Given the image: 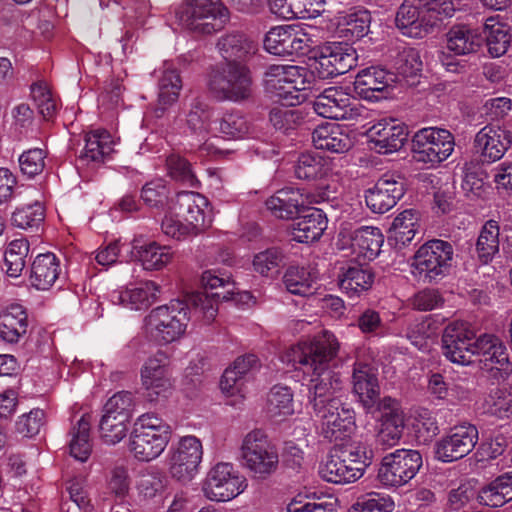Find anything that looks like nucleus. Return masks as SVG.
I'll use <instances>...</instances> for the list:
<instances>
[{
    "label": "nucleus",
    "mask_w": 512,
    "mask_h": 512,
    "mask_svg": "<svg viewBox=\"0 0 512 512\" xmlns=\"http://www.w3.org/2000/svg\"><path fill=\"white\" fill-rule=\"evenodd\" d=\"M341 344L330 331L324 330L311 339L298 342L289 348L283 360L292 363L310 375L308 384V405L312 413H316L332 404L341 401L336 395L342 388L339 373L333 370L336 366Z\"/></svg>",
    "instance_id": "obj_1"
},
{
    "label": "nucleus",
    "mask_w": 512,
    "mask_h": 512,
    "mask_svg": "<svg viewBox=\"0 0 512 512\" xmlns=\"http://www.w3.org/2000/svg\"><path fill=\"white\" fill-rule=\"evenodd\" d=\"M171 433L170 425L155 413L142 414L130 434L129 450L139 461H152L165 450Z\"/></svg>",
    "instance_id": "obj_2"
},
{
    "label": "nucleus",
    "mask_w": 512,
    "mask_h": 512,
    "mask_svg": "<svg viewBox=\"0 0 512 512\" xmlns=\"http://www.w3.org/2000/svg\"><path fill=\"white\" fill-rule=\"evenodd\" d=\"M308 70L304 66H267L264 87L271 97L285 106H296L305 100L301 91L310 85Z\"/></svg>",
    "instance_id": "obj_3"
},
{
    "label": "nucleus",
    "mask_w": 512,
    "mask_h": 512,
    "mask_svg": "<svg viewBox=\"0 0 512 512\" xmlns=\"http://www.w3.org/2000/svg\"><path fill=\"white\" fill-rule=\"evenodd\" d=\"M229 15L221 0H186L176 11L180 24L197 35H210L221 30Z\"/></svg>",
    "instance_id": "obj_4"
},
{
    "label": "nucleus",
    "mask_w": 512,
    "mask_h": 512,
    "mask_svg": "<svg viewBox=\"0 0 512 512\" xmlns=\"http://www.w3.org/2000/svg\"><path fill=\"white\" fill-rule=\"evenodd\" d=\"M188 310L193 313L187 299L185 303L177 300L154 308L145 317L146 334L160 344H168L179 339L187 327Z\"/></svg>",
    "instance_id": "obj_5"
},
{
    "label": "nucleus",
    "mask_w": 512,
    "mask_h": 512,
    "mask_svg": "<svg viewBox=\"0 0 512 512\" xmlns=\"http://www.w3.org/2000/svg\"><path fill=\"white\" fill-rule=\"evenodd\" d=\"M240 459L242 466L259 480L269 478L279 466L278 450L261 430H253L244 437Z\"/></svg>",
    "instance_id": "obj_6"
},
{
    "label": "nucleus",
    "mask_w": 512,
    "mask_h": 512,
    "mask_svg": "<svg viewBox=\"0 0 512 512\" xmlns=\"http://www.w3.org/2000/svg\"><path fill=\"white\" fill-rule=\"evenodd\" d=\"M201 283L206 291L189 294L187 303L194 316L210 323L218 313V302L230 300L236 288L229 277L219 276L213 270L203 272Z\"/></svg>",
    "instance_id": "obj_7"
},
{
    "label": "nucleus",
    "mask_w": 512,
    "mask_h": 512,
    "mask_svg": "<svg viewBox=\"0 0 512 512\" xmlns=\"http://www.w3.org/2000/svg\"><path fill=\"white\" fill-rule=\"evenodd\" d=\"M207 85L215 99L238 102L250 97L252 76L247 66H213Z\"/></svg>",
    "instance_id": "obj_8"
},
{
    "label": "nucleus",
    "mask_w": 512,
    "mask_h": 512,
    "mask_svg": "<svg viewBox=\"0 0 512 512\" xmlns=\"http://www.w3.org/2000/svg\"><path fill=\"white\" fill-rule=\"evenodd\" d=\"M454 146V136L450 131L427 127L414 134L411 150L416 162L436 166L452 154Z\"/></svg>",
    "instance_id": "obj_9"
},
{
    "label": "nucleus",
    "mask_w": 512,
    "mask_h": 512,
    "mask_svg": "<svg viewBox=\"0 0 512 512\" xmlns=\"http://www.w3.org/2000/svg\"><path fill=\"white\" fill-rule=\"evenodd\" d=\"M247 486V479L233 464L219 462L208 471L202 491L211 501L227 502L243 493Z\"/></svg>",
    "instance_id": "obj_10"
},
{
    "label": "nucleus",
    "mask_w": 512,
    "mask_h": 512,
    "mask_svg": "<svg viewBox=\"0 0 512 512\" xmlns=\"http://www.w3.org/2000/svg\"><path fill=\"white\" fill-rule=\"evenodd\" d=\"M422 464L419 451L398 449L382 458L377 478L384 486L400 487L416 476Z\"/></svg>",
    "instance_id": "obj_11"
},
{
    "label": "nucleus",
    "mask_w": 512,
    "mask_h": 512,
    "mask_svg": "<svg viewBox=\"0 0 512 512\" xmlns=\"http://www.w3.org/2000/svg\"><path fill=\"white\" fill-rule=\"evenodd\" d=\"M453 256L454 249L451 243L440 239L430 240L414 255V273L429 281L442 278L449 273Z\"/></svg>",
    "instance_id": "obj_12"
},
{
    "label": "nucleus",
    "mask_w": 512,
    "mask_h": 512,
    "mask_svg": "<svg viewBox=\"0 0 512 512\" xmlns=\"http://www.w3.org/2000/svg\"><path fill=\"white\" fill-rule=\"evenodd\" d=\"M141 385L149 402H158L172 392L169 360L164 351L158 350L148 357L140 370Z\"/></svg>",
    "instance_id": "obj_13"
},
{
    "label": "nucleus",
    "mask_w": 512,
    "mask_h": 512,
    "mask_svg": "<svg viewBox=\"0 0 512 512\" xmlns=\"http://www.w3.org/2000/svg\"><path fill=\"white\" fill-rule=\"evenodd\" d=\"M475 332L467 322L453 321L442 334V353L452 363L469 365L475 356Z\"/></svg>",
    "instance_id": "obj_14"
},
{
    "label": "nucleus",
    "mask_w": 512,
    "mask_h": 512,
    "mask_svg": "<svg viewBox=\"0 0 512 512\" xmlns=\"http://www.w3.org/2000/svg\"><path fill=\"white\" fill-rule=\"evenodd\" d=\"M202 456V443L197 437H182L170 452L169 472L172 478L183 483L191 481L198 472Z\"/></svg>",
    "instance_id": "obj_15"
},
{
    "label": "nucleus",
    "mask_w": 512,
    "mask_h": 512,
    "mask_svg": "<svg viewBox=\"0 0 512 512\" xmlns=\"http://www.w3.org/2000/svg\"><path fill=\"white\" fill-rule=\"evenodd\" d=\"M313 415L320 434L329 441L342 440L355 428V412L342 401H332Z\"/></svg>",
    "instance_id": "obj_16"
},
{
    "label": "nucleus",
    "mask_w": 512,
    "mask_h": 512,
    "mask_svg": "<svg viewBox=\"0 0 512 512\" xmlns=\"http://www.w3.org/2000/svg\"><path fill=\"white\" fill-rule=\"evenodd\" d=\"M207 208L206 197L197 192L182 191L171 198L168 211L177 213L198 234L211 226L212 219Z\"/></svg>",
    "instance_id": "obj_17"
},
{
    "label": "nucleus",
    "mask_w": 512,
    "mask_h": 512,
    "mask_svg": "<svg viewBox=\"0 0 512 512\" xmlns=\"http://www.w3.org/2000/svg\"><path fill=\"white\" fill-rule=\"evenodd\" d=\"M479 440L475 425L464 423L453 427L450 433L437 442L436 458L442 462H453L467 456Z\"/></svg>",
    "instance_id": "obj_18"
},
{
    "label": "nucleus",
    "mask_w": 512,
    "mask_h": 512,
    "mask_svg": "<svg viewBox=\"0 0 512 512\" xmlns=\"http://www.w3.org/2000/svg\"><path fill=\"white\" fill-rule=\"evenodd\" d=\"M355 99L342 89L330 87L316 96L313 109L323 118L334 120H356L360 116L359 108L354 105Z\"/></svg>",
    "instance_id": "obj_19"
},
{
    "label": "nucleus",
    "mask_w": 512,
    "mask_h": 512,
    "mask_svg": "<svg viewBox=\"0 0 512 512\" xmlns=\"http://www.w3.org/2000/svg\"><path fill=\"white\" fill-rule=\"evenodd\" d=\"M404 193L403 179L399 175L386 173L366 191L365 201L372 212L383 214L392 209Z\"/></svg>",
    "instance_id": "obj_20"
},
{
    "label": "nucleus",
    "mask_w": 512,
    "mask_h": 512,
    "mask_svg": "<svg viewBox=\"0 0 512 512\" xmlns=\"http://www.w3.org/2000/svg\"><path fill=\"white\" fill-rule=\"evenodd\" d=\"M512 144V132L495 125L481 128L474 139V148L483 164L500 160Z\"/></svg>",
    "instance_id": "obj_21"
},
{
    "label": "nucleus",
    "mask_w": 512,
    "mask_h": 512,
    "mask_svg": "<svg viewBox=\"0 0 512 512\" xmlns=\"http://www.w3.org/2000/svg\"><path fill=\"white\" fill-rule=\"evenodd\" d=\"M216 47L226 64H244L247 62L257 64L260 61L261 55L258 54V45L239 31L222 35L218 39Z\"/></svg>",
    "instance_id": "obj_22"
},
{
    "label": "nucleus",
    "mask_w": 512,
    "mask_h": 512,
    "mask_svg": "<svg viewBox=\"0 0 512 512\" xmlns=\"http://www.w3.org/2000/svg\"><path fill=\"white\" fill-rule=\"evenodd\" d=\"M302 36L306 33L290 25L273 27L265 36L264 48L273 55L303 56L306 44Z\"/></svg>",
    "instance_id": "obj_23"
},
{
    "label": "nucleus",
    "mask_w": 512,
    "mask_h": 512,
    "mask_svg": "<svg viewBox=\"0 0 512 512\" xmlns=\"http://www.w3.org/2000/svg\"><path fill=\"white\" fill-rule=\"evenodd\" d=\"M406 127L394 119H382L368 130L373 148L380 154H389L402 148L407 140Z\"/></svg>",
    "instance_id": "obj_24"
},
{
    "label": "nucleus",
    "mask_w": 512,
    "mask_h": 512,
    "mask_svg": "<svg viewBox=\"0 0 512 512\" xmlns=\"http://www.w3.org/2000/svg\"><path fill=\"white\" fill-rule=\"evenodd\" d=\"M377 409L382 413L378 442L392 447L402 437L405 426L404 413L398 401L388 396L378 402Z\"/></svg>",
    "instance_id": "obj_25"
},
{
    "label": "nucleus",
    "mask_w": 512,
    "mask_h": 512,
    "mask_svg": "<svg viewBox=\"0 0 512 512\" xmlns=\"http://www.w3.org/2000/svg\"><path fill=\"white\" fill-rule=\"evenodd\" d=\"M420 0H404L397 10L395 23L402 33L411 38H422L432 29V20L426 17Z\"/></svg>",
    "instance_id": "obj_26"
},
{
    "label": "nucleus",
    "mask_w": 512,
    "mask_h": 512,
    "mask_svg": "<svg viewBox=\"0 0 512 512\" xmlns=\"http://www.w3.org/2000/svg\"><path fill=\"white\" fill-rule=\"evenodd\" d=\"M306 198L307 201L304 200L303 194L298 189L286 187L270 196L266 200L265 205L272 216L289 220L305 212L306 204L316 202L313 199H309V196Z\"/></svg>",
    "instance_id": "obj_27"
},
{
    "label": "nucleus",
    "mask_w": 512,
    "mask_h": 512,
    "mask_svg": "<svg viewBox=\"0 0 512 512\" xmlns=\"http://www.w3.org/2000/svg\"><path fill=\"white\" fill-rule=\"evenodd\" d=\"M353 391L366 409L378 406L380 387L377 370L369 364L356 362L352 373Z\"/></svg>",
    "instance_id": "obj_28"
},
{
    "label": "nucleus",
    "mask_w": 512,
    "mask_h": 512,
    "mask_svg": "<svg viewBox=\"0 0 512 512\" xmlns=\"http://www.w3.org/2000/svg\"><path fill=\"white\" fill-rule=\"evenodd\" d=\"M339 236L343 240L347 239L345 244H349L358 255L368 260H373L379 255L384 242L380 229L369 226H363L354 231L342 229Z\"/></svg>",
    "instance_id": "obj_29"
},
{
    "label": "nucleus",
    "mask_w": 512,
    "mask_h": 512,
    "mask_svg": "<svg viewBox=\"0 0 512 512\" xmlns=\"http://www.w3.org/2000/svg\"><path fill=\"white\" fill-rule=\"evenodd\" d=\"M475 356L487 370H507L510 366L507 348L502 340L493 334L480 335L475 340Z\"/></svg>",
    "instance_id": "obj_30"
},
{
    "label": "nucleus",
    "mask_w": 512,
    "mask_h": 512,
    "mask_svg": "<svg viewBox=\"0 0 512 512\" xmlns=\"http://www.w3.org/2000/svg\"><path fill=\"white\" fill-rule=\"evenodd\" d=\"M326 229V215L320 209L311 208L294 220L290 234L294 241L310 244L318 241Z\"/></svg>",
    "instance_id": "obj_31"
},
{
    "label": "nucleus",
    "mask_w": 512,
    "mask_h": 512,
    "mask_svg": "<svg viewBox=\"0 0 512 512\" xmlns=\"http://www.w3.org/2000/svg\"><path fill=\"white\" fill-rule=\"evenodd\" d=\"M159 286L153 281H145L134 287L114 291L111 295L114 303L131 310L147 309L157 298Z\"/></svg>",
    "instance_id": "obj_32"
},
{
    "label": "nucleus",
    "mask_w": 512,
    "mask_h": 512,
    "mask_svg": "<svg viewBox=\"0 0 512 512\" xmlns=\"http://www.w3.org/2000/svg\"><path fill=\"white\" fill-rule=\"evenodd\" d=\"M397 80L398 75L392 69H386L385 66H367L355 76L354 88L359 94L369 97V92H381Z\"/></svg>",
    "instance_id": "obj_33"
},
{
    "label": "nucleus",
    "mask_w": 512,
    "mask_h": 512,
    "mask_svg": "<svg viewBox=\"0 0 512 512\" xmlns=\"http://www.w3.org/2000/svg\"><path fill=\"white\" fill-rule=\"evenodd\" d=\"M273 14L283 19L315 18L325 11V0H269Z\"/></svg>",
    "instance_id": "obj_34"
},
{
    "label": "nucleus",
    "mask_w": 512,
    "mask_h": 512,
    "mask_svg": "<svg viewBox=\"0 0 512 512\" xmlns=\"http://www.w3.org/2000/svg\"><path fill=\"white\" fill-rule=\"evenodd\" d=\"M158 86V105L155 112L160 117L169 106L178 100L182 89L180 70L176 66H162L158 71Z\"/></svg>",
    "instance_id": "obj_35"
},
{
    "label": "nucleus",
    "mask_w": 512,
    "mask_h": 512,
    "mask_svg": "<svg viewBox=\"0 0 512 512\" xmlns=\"http://www.w3.org/2000/svg\"><path fill=\"white\" fill-rule=\"evenodd\" d=\"M312 142L316 149L333 153L347 152L352 146L349 135L339 125L328 122L314 129Z\"/></svg>",
    "instance_id": "obj_36"
},
{
    "label": "nucleus",
    "mask_w": 512,
    "mask_h": 512,
    "mask_svg": "<svg viewBox=\"0 0 512 512\" xmlns=\"http://www.w3.org/2000/svg\"><path fill=\"white\" fill-rule=\"evenodd\" d=\"M307 55L309 60L319 64H351L359 59L357 50L347 42H326L309 49Z\"/></svg>",
    "instance_id": "obj_37"
},
{
    "label": "nucleus",
    "mask_w": 512,
    "mask_h": 512,
    "mask_svg": "<svg viewBox=\"0 0 512 512\" xmlns=\"http://www.w3.org/2000/svg\"><path fill=\"white\" fill-rule=\"evenodd\" d=\"M259 367V361L254 354L238 357L233 367L227 368L221 378L220 388L223 392L233 395L241 391L243 379Z\"/></svg>",
    "instance_id": "obj_38"
},
{
    "label": "nucleus",
    "mask_w": 512,
    "mask_h": 512,
    "mask_svg": "<svg viewBox=\"0 0 512 512\" xmlns=\"http://www.w3.org/2000/svg\"><path fill=\"white\" fill-rule=\"evenodd\" d=\"M374 282V273L359 264L343 268L339 275V287L349 297L359 296L368 291Z\"/></svg>",
    "instance_id": "obj_39"
},
{
    "label": "nucleus",
    "mask_w": 512,
    "mask_h": 512,
    "mask_svg": "<svg viewBox=\"0 0 512 512\" xmlns=\"http://www.w3.org/2000/svg\"><path fill=\"white\" fill-rule=\"evenodd\" d=\"M27 327V313L20 304H11L0 314V338L6 342H17Z\"/></svg>",
    "instance_id": "obj_40"
},
{
    "label": "nucleus",
    "mask_w": 512,
    "mask_h": 512,
    "mask_svg": "<svg viewBox=\"0 0 512 512\" xmlns=\"http://www.w3.org/2000/svg\"><path fill=\"white\" fill-rule=\"evenodd\" d=\"M372 16L365 9H351L340 14L337 22V32L346 40L360 39L369 32Z\"/></svg>",
    "instance_id": "obj_41"
},
{
    "label": "nucleus",
    "mask_w": 512,
    "mask_h": 512,
    "mask_svg": "<svg viewBox=\"0 0 512 512\" xmlns=\"http://www.w3.org/2000/svg\"><path fill=\"white\" fill-rule=\"evenodd\" d=\"M447 49L455 56L475 54L482 46L483 38L464 25L453 26L446 34Z\"/></svg>",
    "instance_id": "obj_42"
},
{
    "label": "nucleus",
    "mask_w": 512,
    "mask_h": 512,
    "mask_svg": "<svg viewBox=\"0 0 512 512\" xmlns=\"http://www.w3.org/2000/svg\"><path fill=\"white\" fill-rule=\"evenodd\" d=\"M59 260L53 253L38 255L32 263L30 281L39 290L49 289L58 279Z\"/></svg>",
    "instance_id": "obj_43"
},
{
    "label": "nucleus",
    "mask_w": 512,
    "mask_h": 512,
    "mask_svg": "<svg viewBox=\"0 0 512 512\" xmlns=\"http://www.w3.org/2000/svg\"><path fill=\"white\" fill-rule=\"evenodd\" d=\"M113 139L106 130H94L86 133L85 146L80 159L87 162L103 163L113 152Z\"/></svg>",
    "instance_id": "obj_44"
},
{
    "label": "nucleus",
    "mask_w": 512,
    "mask_h": 512,
    "mask_svg": "<svg viewBox=\"0 0 512 512\" xmlns=\"http://www.w3.org/2000/svg\"><path fill=\"white\" fill-rule=\"evenodd\" d=\"M345 459L334 449L319 466L320 477L334 484L355 482L356 469L347 468Z\"/></svg>",
    "instance_id": "obj_45"
},
{
    "label": "nucleus",
    "mask_w": 512,
    "mask_h": 512,
    "mask_svg": "<svg viewBox=\"0 0 512 512\" xmlns=\"http://www.w3.org/2000/svg\"><path fill=\"white\" fill-rule=\"evenodd\" d=\"M484 30L487 49L491 57L497 58L504 55L511 42L510 27L506 23L500 22L498 18L490 17L484 24Z\"/></svg>",
    "instance_id": "obj_46"
},
{
    "label": "nucleus",
    "mask_w": 512,
    "mask_h": 512,
    "mask_svg": "<svg viewBox=\"0 0 512 512\" xmlns=\"http://www.w3.org/2000/svg\"><path fill=\"white\" fill-rule=\"evenodd\" d=\"M132 254L145 270L150 271L164 268L172 259L170 248L156 242L134 246Z\"/></svg>",
    "instance_id": "obj_47"
},
{
    "label": "nucleus",
    "mask_w": 512,
    "mask_h": 512,
    "mask_svg": "<svg viewBox=\"0 0 512 512\" xmlns=\"http://www.w3.org/2000/svg\"><path fill=\"white\" fill-rule=\"evenodd\" d=\"M419 221L420 215L417 210H404L393 220L389 229L390 238L394 239L397 245L409 244L419 229Z\"/></svg>",
    "instance_id": "obj_48"
},
{
    "label": "nucleus",
    "mask_w": 512,
    "mask_h": 512,
    "mask_svg": "<svg viewBox=\"0 0 512 512\" xmlns=\"http://www.w3.org/2000/svg\"><path fill=\"white\" fill-rule=\"evenodd\" d=\"M499 235L500 226L497 221L490 219L482 226L476 242V252L478 259L483 264L491 262L499 252Z\"/></svg>",
    "instance_id": "obj_49"
},
{
    "label": "nucleus",
    "mask_w": 512,
    "mask_h": 512,
    "mask_svg": "<svg viewBox=\"0 0 512 512\" xmlns=\"http://www.w3.org/2000/svg\"><path fill=\"white\" fill-rule=\"evenodd\" d=\"M90 427V416L83 415L70 431V455L80 462H85L92 452Z\"/></svg>",
    "instance_id": "obj_50"
},
{
    "label": "nucleus",
    "mask_w": 512,
    "mask_h": 512,
    "mask_svg": "<svg viewBox=\"0 0 512 512\" xmlns=\"http://www.w3.org/2000/svg\"><path fill=\"white\" fill-rule=\"evenodd\" d=\"M481 500L488 506L501 507L512 500V471L504 473L482 488Z\"/></svg>",
    "instance_id": "obj_51"
},
{
    "label": "nucleus",
    "mask_w": 512,
    "mask_h": 512,
    "mask_svg": "<svg viewBox=\"0 0 512 512\" xmlns=\"http://www.w3.org/2000/svg\"><path fill=\"white\" fill-rule=\"evenodd\" d=\"M267 412L271 417H286L294 413L293 393L287 386L275 385L267 397Z\"/></svg>",
    "instance_id": "obj_52"
},
{
    "label": "nucleus",
    "mask_w": 512,
    "mask_h": 512,
    "mask_svg": "<svg viewBox=\"0 0 512 512\" xmlns=\"http://www.w3.org/2000/svg\"><path fill=\"white\" fill-rule=\"evenodd\" d=\"M328 162L319 154H301L295 164L294 172L298 179L315 180L326 175Z\"/></svg>",
    "instance_id": "obj_53"
},
{
    "label": "nucleus",
    "mask_w": 512,
    "mask_h": 512,
    "mask_svg": "<svg viewBox=\"0 0 512 512\" xmlns=\"http://www.w3.org/2000/svg\"><path fill=\"white\" fill-rule=\"evenodd\" d=\"M212 110L210 107L199 99L192 102L191 108L187 114L186 124L189 131L204 139L210 127Z\"/></svg>",
    "instance_id": "obj_54"
},
{
    "label": "nucleus",
    "mask_w": 512,
    "mask_h": 512,
    "mask_svg": "<svg viewBox=\"0 0 512 512\" xmlns=\"http://www.w3.org/2000/svg\"><path fill=\"white\" fill-rule=\"evenodd\" d=\"M31 97L44 119L49 120L58 112V100L45 81L41 80L31 85Z\"/></svg>",
    "instance_id": "obj_55"
},
{
    "label": "nucleus",
    "mask_w": 512,
    "mask_h": 512,
    "mask_svg": "<svg viewBox=\"0 0 512 512\" xmlns=\"http://www.w3.org/2000/svg\"><path fill=\"white\" fill-rule=\"evenodd\" d=\"M29 254V242L26 239H16L9 243L5 251L6 273L10 277H19L26 266Z\"/></svg>",
    "instance_id": "obj_56"
},
{
    "label": "nucleus",
    "mask_w": 512,
    "mask_h": 512,
    "mask_svg": "<svg viewBox=\"0 0 512 512\" xmlns=\"http://www.w3.org/2000/svg\"><path fill=\"white\" fill-rule=\"evenodd\" d=\"M44 219L45 209L38 201L17 208L11 217L12 224L24 230L38 229L44 222Z\"/></svg>",
    "instance_id": "obj_57"
},
{
    "label": "nucleus",
    "mask_w": 512,
    "mask_h": 512,
    "mask_svg": "<svg viewBox=\"0 0 512 512\" xmlns=\"http://www.w3.org/2000/svg\"><path fill=\"white\" fill-rule=\"evenodd\" d=\"M130 420L103 413L99 422V433L101 439L107 444L120 442L128 432Z\"/></svg>",
    "instance_id": "obj_58"
},
{
    "label": "nucleus",
    "mask_w": 512,
    "mask_h": 512,
    "mask_svg": "<svg viewBox=\"0 0 512 512\" xmlns=\"http://www.w3.org/2000/svg\"><path fill=\"white\" fill-rule=\"evenodd\" d=\"M169 176L188 187H197L199 181L191 168V164L179 155H170L166 160Z\"/></svg>",
    "instance_id": "obj_59"
},
{
    "label": "nucleus",
    "mask_w": 512,
    "mask_h": 512,
    "mask_svg": "<svg viewBox=\"0 0 512 512\" xmlns=\"http://www.w3.org/2000/svg\"><path fill=\"white\" fill-rule=\"evenodd\" d=\"M283 282L286 289L296 295L311 293L313 279L303 267H289L284 274Z\"/></svg>",
    "instance_id": "obj_60"
},
{
    "label": "nucleus",
    "mask_w": 512,
    "mask_h": 512,
    "mask_svg": "<svg viewBox=\"0 0 512 512\" xmlns=\"http://www.w3.org/2000/svg\"><path fill=\"white\" fill-rule=\"evenodd\" d=\"M290 106L274 107L270 111L269 119L271 124L283 132L296 129L303 122V114L298 109H291Z\"/></svg>",
    "instance_id": "obj_61"
},
{
    "label": "nucleus",
    "mask_w": 512,
    "mask_h": 512,
    "mask_svg": "<svg viewBox=\"0 0 512 512\" xmlns=\"http://www.w3.org/2000/svg\"><path fill=\"white\" fill-rule=\"evenodd\" d=\"M135 407V397L130 391H119L110 397L104 405L103 412L131 420Z\"/></svg>",
    "instance_id": "obj_62"
},
{
    "label": "nucleus",
    "mask_w": 512,
    "mask_h": 512,
    "mask_svg": "<svg viewBox=\"0 0 512 512\" xmlns=\"http://www.w3.org/2000/svg\"><path fill=\"white\" fill-rule=\"evenodd\" d=\"M169 189L161 179L146 183L142 188L141 198L150 207L168 210L171 199Z\"/></svg>",
    "instance_id": "obj_63"
},
{
    "label": "nucleus",
    "mask_w": 512,
    "mask_h": 512,
    "mask_svg": "<svg viewBox=\"0 0 512 512\" xmlns=\"http://www.w3.org/2000/svg\"><path fill=\"white\" fill-rule=\"evenodd\" d=\"M414 430L418 442L423 444L431 442L439 433V427L432 412L420 409L415 417Z\"/></svg>",
    "instance_id": "obj_64"
}]
</instances>
